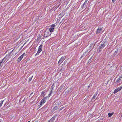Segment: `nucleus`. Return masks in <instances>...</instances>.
Segmentation results:
<instances>
[{"label":"nucleus","mask_w":122,"mask_h":122,"mask_svg":"<svg viewBox=\"0 0 122 122\" xmlns=\"http://www.w3.org/2000/svg\"><path fill=\"white\" fill-rule=\"evenodd\" d=\"M107 43L106 42L103 41L101 43L100 45L99 46V48L98 49V51L99 50V51L102 50V49L107 44Z\"/></svg>","instance_id":"f257e3e1"},{"label":"nucleus","mask_w":122,"mask_h":122,"mask_svg":"<svg viewBox=\"0 0 122 122\" xmlns=\"http://www.w3.org/2000/svg\"><path fill=\"white\" fill-rule=\"evenodd\" d=\"M47 98H48V97L46 96L45 97L41 100L40 102V105H39L38 106V107L39 108H40V107L46 102V99Z\"/></svg>","instance_id":"f03ea898"},{"label":"nucleus","mask_w":122,"mask_h":122,"mask_svg":"<svg viewBox=\"0 0 122 122\" xmlns=\"http://www.w3.org/2000/svg\"><path fill=\"white\" fill-rule=\"evenodd\" d=\"M122 82V78H120L119 77L117 79L116 81V83L118 84L119 85L121 84Z\"/></svg>","instance_id":"7ed1b4c3"},{"label":"nucleus","mask_w":122,"mask_h":122,"mask_svg":"<svg viewBox=\"0 0 122 122\" xmlns=\"http://www.w3.org/2000/svg\"><path fill=\"white\" fill-rule=\"evenodd\" d=\"M51 34L49 32H48L47 31H46L45 32V34L44 37V38L50 36Z\"/></svg>","instance_id":"20e7f679"},{"label":"nucleus","mask_w":122,"mask_h":122,"mask_svg":"<svg viewBox=\"0 0 122 122\" xmlns=\"http://www.w3.org/2000/svg\"><path fill=\"white\" fill-rule=\"evenodd\" d=\"M65 59V58L64 57L62 56V57L59 60L58 62V64H60V65L61 63H62Z\"/></svg>","instance_id":"39448f33"},{"label":"nucleus","mask_w":122,"mask_h":122,"mask_svg":"<svg viewBox=\"0 0 122 122\" xmlns=\"http://www.w3.org/2000/svg\"><path fill=\"white\" fill-rule=\"evenodd\" d=\"M102 28L99 27L96 31V34H98L102 30Z\"/></svg>","instance_id":"423d86ee"},{"label":"nucleus","mask_w":122,"mask_h":122,"mask_svg":"<svg viewBox=\"0 0 122 122\" xmlns=\"http://www.w3.org/2000/svg\"><path fill=\"white\" fill-rule=\"evenodd\" d=\"M55 116L53 117L49 120V122H52L55 120Z\"/></svg>","instance_id":"0eeeda50"},{"label":"nucleus","mask_w":122,"mask_h":122,"mask_svg":"<svg viewBox=\"0 0 122 122\" xmlns=\"http://www.w3.org/2000/svg\"><path fill=\"white\" fill-rule=\"evenodd\" d=\"M6 57H4L1 61H0V63L1 64L2 63H4V62H5L6 60Z\"/></svg>","instance_id":"6e6552de"},{"label":"nucleus","mask_w":122,"mask_h":122,"mask_svg":"<svg viewBox=\"0 0 122 122\" xmlns=\"http://www.w3.org/2000/svg\"><path fill=\"white\" fill-rule=\"evenodd\" d=\"M87 2V1L86 0L84 2L83 5L81 6V8H83L84 6H86V4Z\"/></svg>","instance_id":"1a4fd4ad"},{"label":"nucleus","mask_w":122,"mask_h":122,"mask_svg":"<svg viewBox=\"0 0 122 122\" xmlns=\"http://www.w3.org/2000/svg\"><path fill=\"white\" fill-rule=\"evenodd\" d=\"M45 92H42L41 94V97H44L45 95Z\"/></svg>","instance_id":"9d476101"},{"label":"nucleus","mask_w":122,"mask_h":122,"mask_svg":"<svg viewBox=\"0 0 122 122\" xmlns=\"http://www.w3.org/2000/svg\"><path fill=\"white\" fill-rule=\"evenodd\" d=\"M23 58V57L21 56L19 57L18 58L17 61L18 62H20L22 59Z\"/></svg>","instance_id":"9b49d317"},{"label":"nucleus","mask_w":122,"mask_h":122,"mask_svg":"<svg viewBox=\"0 0 122 122\" xmlns=\"http://www.w3.org/2000/svg\"><path fill=\"white\" fill-rule=\"evenodd\" d=\"M58 106V104H56V106L55 107H54L53 108V110H54L55 111V110H56V109H57L58 108V107H57Z\"/></svg>","instance_id":"f8f14e48"},{"label":"nucleus","mask_w":122,"mask_h":122,"mask_svg":"<svg viewBox=\"0 0 122 122\" xmlns=\"http://www.w3.org/2000/svg\"><path fill=\"white\" fill-rule=\"evenodd\" d=\"M54 30V28H51L49 29V30L50 32H52Z\"/></svg>","instance_id":"ddd939ff"},{"label":"nucleus","mask_w":122,"mask_h":122,"mask_svg":"<svg viewBox=\"0 0 122 122\" xmlns=\"http://www.w3.org/2000/svg\"><path fill=\"white\" fill-rule=\"evenodd\" d=\"M42 45H41L39 46L38 50H39L41 51H42Z\"/></svg>","instance_id":"4468645a"},{"label":"nucleus","mask_w":122,"mask_h":122,"mask_svg":"<svg viewBox=\"0 0 122 122\" xmlns=\"http://www.w3.org/2000/svg\"><path fill=\"white\" fill-rule=\"evenodd\" d=\"M41 51L38 50V51L36 53V54L35 55V56H37L40 53Z\"/></svg>","instance_id":"2eb2a0df"},{"label":"nucleus","mask_w":122,"mask_h":122,"mask_svg":"<svg viewBox=\"0 0 122 122\" xmlns=\"http://www.w3.org/2000/svg\"><path fill=\"white\" fill-rule=\"evenodd\" d=\"M117 90H118L119 91L121 90L122 89V86H121L117 88Z\"/></svg>","instance_id":"dca6fc26"},{"label":"nucleus","mask_w":122,"mask_h":122,"mask_svg":"<svg viewBox=\"0 0 122 122\" xmlns=\"http://www.w3.org/2000/svg\"><path fill=\"white\" fill-rule=\"evenodd\" d=\"M117 89H118L117 88H116L115 90L113 92V93L114 94H115L117 93L119 91Z\"/></svg>","instance_id":"f3484780"},{"label":"nucleus","mask_w":122,"mask_h":122,"mask_svg":"<svg viewBox=\"0 0 122 122\" xmlns=\"http://www.w3.org/2000/svg\"><path fill=\"white\" fill-rule=\"evenodd\" d=\"M117 89H118L117 88H116L115 90L113 92V93L114 94H115L117 93L119 91Z\"/></svg>","instance_id":"a211bd4d"},{"label":"nucleus","mask_w":122,"mask_h":122,"mask_svg":"<svg viewBox=\"0 0 122 122\" xmlns=\"http://www.w3.org/2000/svg\"><path fill=\"white\" fill-rule=\"evenodd\" d=\"M52 91L51 90V92H50V93L48 95V96H47V97H48V98L50 96H51V94L52 93Z\"/></svg>","instance_id":"6ab92c4d"},{"label":"nucleus","mask_w":122,"mask_h":122,"mask_svg":"<svg viewBox=\"0 0 122 122\" xmlns=\"http://www.w3.org/2000/svg\"><path fill=\"white\" fill-rule=\"evenodd\" d=\"M113 113H108V117H111L113 114Z\"/></svg>","instance_id":"aec40b11"},{"label":"nucleus","mask_w":122,"mask_h":122,"mask_svg":"<svg viewBox=\"0 0 122 122\" xmlns=\"http://www.w3.org/2000/svg\"><path fill=\"white\" fill-rule=\"evenodd\" d=\"M118 51V50L117 49L116 50L114 54V56H115L116 55V54L117 53Z\"/></svg>","instance_id":"412c9836"},{"label":"nucleus","mask_w":122,"mask_h":122,"mask_svg":"<svg viewBox=\"0 0 122 122\" xmlns=\"http://www.w3.org/2000/svg\"><path fill=\"white\" fill-rule=\"evenodd\" d=\"M3 102V101L0 102V107L2 106Z\"/></svg>","instance_id":"4be33fe9"},{"label":"nucleus","mask_w":122,"mask_h":122,"mask_svg":"<svg viewBox=\"0 0 122 122\" xmlns=\"http://www.w3.org/2000/svg\"><path fill=\"white\" fill-rule=\"evenodd\" d=\"M33 77V76H32L30 78H29V82H30L31 80L32 79V78Z\"/></svg>","instance_id":"5701e85b"},{"label":"nucleus","mask_w":122,"mask_h":122,"mask_svg":"<svg viewBox=\"0 0 122 122\" xmlns=\"http://www.w3.org/2000/svg\"><path fill=\"white\" fill-rule=\"evenodd\" d=\"M96 95H94L93 96L92 98V99H91L92 100V99H93L95 98H96Z\"/></svg>","instance_id":"b1692460"},{"label":"nucleus","mask_w":122,"mask_h":122,"mask_svg":"<svg viewBox=\"0 0 122 122\" xmlns=\"http://www.w3.org/2000/svg\"><path fill=\"white\" fill-rule=\"evenodd\" d=\"M26 55V54H25V53H24L23 54H22L21 56L23 57L24 56Z\"/></svg>","instance_id":"393cba45"},{"label":"nucleus","mask_w":122,"mask_h":122,"mask_svg":"<svg viewBox=\"0 0 122 122\" xmlns=\"http://www.w3.org/2000/svg\"><path fill=\"white\" fill-rule=\"evenodd\" d=\"M26 55V54H25V53H24L23 54H22L21 56L23 57L24 56Z\"/></svg>","instance_id":"a878e982"},{"label":"nucleus","mask_w":122,"mask_h":122,"mask_svg":"<svg viewBox=\"0 0 122 122\" xmlns=\"http://www.w3.org/2000/svg\"><path fill=\"white\" fill-rule=\"evenodd\" d=\"M51 28H53L55 26V25L54 24H52V25H51Z\"/></svg>","instance_id":"bb28decb"},{"label":"nucleus","mask_w":122,"mask_h":122,"mask_svg":"<svg viewBox=\"0 0 122 122\" xmlns=\"http://www.w3.org/2000/svg\"><path fill=\"white\" fill-rule=\"evenodd\" d=\"M119 78H122V74L121 75V76L119 77Z\"/></svg>","instance_id":"cd10ccee"},{"label":"nucleus","mask_w":122,"mask_h":122,"mask_svg":"<svg viewBox=\"0 0 122 122\" xmlns=\"http://www.w3.org/2000/svg\"><path fill=\"white\" fill-rule=\"evenodd\" d=\"M14 50H13L11 51L10 52V54H11L12 53L13 51Z\"/></svg>","instance_id":"c85d7f7f"},{"label":"nucleus","mask_w":122,"mask_h":122,"mask_svg":"<svg viewBox=\"0 0 122 122\" xmlns=\"http://www.w3.org/2000/svg\"><path fill=\"white\" fill-rule=\"evenodd\" d=\"M116 0H112V2H115V1Z\"/></svg>","instance_id":"c756f323"},{"label":"nucleus","mask_w":122,"mask_h":122,"mask_svg":"<svg viewBox=\"0 0 122 122\" xmlns=\"http://www.w3.org/2000/svg\"><path fill=\"white\" fill-rule=\"evenodd\" d=\"M98 94V92H97L96 93H95V95H96V96H97V94Z\"/></svg>","instance_id":"7c9ffc66"},{"label":"nucleus","mask_w":122,"mask_h":122,"mask_svg":"<svg viewBox=\"0 0 122 122\" xmlns=\"http://www.w3.org/2000/svg\"><path fill=\"white\" fill-rule=\"evenodd\" d=\"M98 94V92H97L96 93H95V95H96V96H97V94Z\"/></svg>","instance_id":"2f4dec72"},{"label":"nucleus","mask_w":122,"mask_h":122,"mask_svg":"<svg viewBox=\"0 0 122 122\" xmlns=\"http://www.w3.org/2000/svg\"><path fill=\"white\" fill-rule=\"evenodd\" d=\"M98 94V92H97L96 93H95V95H96V96H97V94Z\"/></svg>","instance_id":"473e14b6"},{"label":"nucleus","mask_w":122,"mask_h":122,"mask_svg":"<svg viewBox=\"0 0 122 122\" xmlns=\"http://www.w3.org/2000/svg\"><path fill=\"white\" fill-rule=\"evenodd\" d=\"M84 54H83L81 56V58H82V57L83 56Z\"/></svg>","instance_id":"72a5a7b5"},{"label":"nucleus","mask_w":122,"mask_h":122,"mask_svg":"<svg viewBox=\"0 0 122 122\" xmlns=\"http://www.w3.org/2000/svg\"><path fill=\"white\" fill-rule=\"evenodd\" d=\"M1 63H0V67L1 66Z\"/></svg>","instance_id":"f704fd0d"},{"label":"nucleus","mask_w":122,"mask_h":122,"mask_svg":"<svg viewBox=\"0 0 122 122\" xmlns=\"http://www.w3.org/2000/svg\"><path fill=\"white\" fill-rule=\"evenodd\" d=\"M90 86L89 85V86H88V87H90Z\"/></svg>","instance_id":"c9c22d12"},{"label":"nucleus","mask_w":122,"mask_h":122,"mask_svg":"<svg viewBox=\"0 0 122 122\" xmlns=\"http://www.w3.org/2000/svg\"><path fill=\"white\" fill-rule=\"evenodd\" d=\"M28 122H30V121H29Z\"/></svg>","instance_id":"e433bc0d"},{"label":"nucleus","mask_w":122,"mask_h":122,"mask_svg":"<svg viewBox=\"0 0 122 122\" xmlns=\"http://www.w3.org/2000/svg\"><path fill=\"white\" fill-rule=\"evenodd\" d=\"M61 108H60V110H61Z\"/></svg>","instance_id":"4c0bfd02"},{"label":"nucleus","mask_w":122,"mask_h":122,"mask_svg":"<svg viewBox=\"0 0 122 122\" xmlns=\"http://www.w3.org/2000/svg\"><path fill=\"white\" fill-rule=\"evenodd\" d=\"M61 14H60V15H61Z\"/></svg>","instance_id":"58836bf2"},{"label":"nucleus","mask_w":122,"mask_h":122,"mask_svg":"<svg viewBox=\"0 0 122 122\" xmlns=\"http://www.w3.org/2000/svg\"><path fill=\"white\" fill-rule=\"evenodd\" d=\"M64 64V63L62 65H63V64Z\"/></svg>","instance_id":"ea45409f"}]
</instances>
